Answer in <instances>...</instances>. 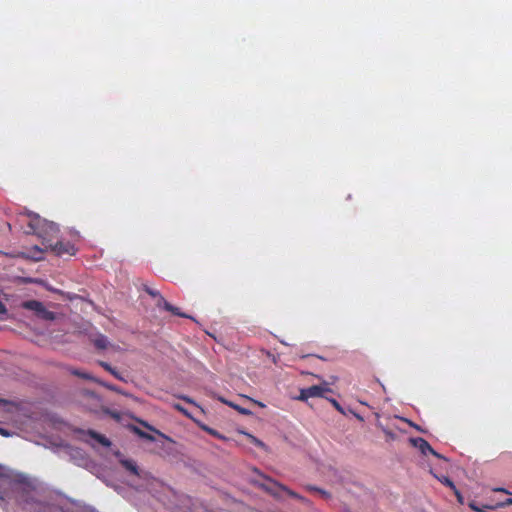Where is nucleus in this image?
<instances>
[{
	"label": "nucleus",
	"mask_w": 512,
	"mask_h": 512,
	"mask_svg": "<svg viewBox=\"0 0 512 512\" xmlns=\"http://www.w3.org/2000/svg\"><path fill=\"white\" fill-rule=\"evenodd\" d=\"M143 290H144L147 294H149L150 296H152V297H154V298H156V299H157L156 306H157L158 308H160V307H161V304H160V298H164V297L161 295V293H160L159 291H157V290H154V289L150 288V287H149L148 285H146V284H144V285H143Z\"/></svg>",
	"instance_id": "obj_12"
},
{
	"label": "nucleus",
	"mask_w": 512,
	"mask_h": 512,
	"mask_svg": "<svg viewBox=\"0 0 512 512\" xmlns=\"http://www.w3.org/2000/svg\"><path fill=\"white\" fill-rule=\"evenodd\" d=\"M99 365L109 373L114 369L109 363L104 361H99Z\"/></svg>",
	"instance_id": "obj_22"
},
{
	"label": "nucleus",
	"mask_w": 512,
	"mask_h": 512,
	"mask_svg": "<svg viewBox=\"0 0 512 512\" xmlns=\"http://www.w3.org/2000/svg\"><path fill=\"white\" fill-rule=\"evenodd\" d=\"M173 406H174V408L176 410H178L179 412L183 413L185 416L191 417L190 414L188 413V411L182 405L174 404Z\"/></svg>",
	"instance_id": "obj_21"
},
{
	"label": "nucleus",
	"mask_w": 512,
	"mask_h": 512,
	"mask_svg": "<svg viewBox=\"0 0 512 512\" xmlns=\"http://www.w3.org/2000/svg\"><path fill=\"white\" fill-rule=\"evenodd\" d=\"M493 490H494V491H496V492H504V493L510 494V492H508V491H507L506 489H504V488H495V489H493Z\"/></svg>",
	"instance_id": "obj_26"
},
{
	"label": "nucleus",
	"mask_w": 512,
	"mask_h": 512,
	"mask_svg": "<svg viewBox=\"0 0 512 512\" xmlns=\"http://www.w3.org/2000/svg\"><path fill=\"white\" fill-rule=\"evenodd\" d=\"M307 489L310 490V491H315V492H318L319 494H321V496H323L324 498H329L330 497V494L323 490V489H320L318 487H315V486H307Z\"/></svg>",
	"instance_id": "obj_19"
},
{
	"label": "nucleus",
	"mask_w": 512,
	"mask_h": 512,
	"mask_svg": "<svg viewBox=\"0 0 512 512\" xmlns=\"http://www.w3.org/2000/svg\"><path fill=\"white\" fill-rule=\"evenodd\" d=\"M99 384H101L102 386H104L105 388H107L108 390H111V391H114L116 393H119V394H122V395H125L127 396L128 394L125 393L121 388L113 385V384H109V383H105V382H100L98 381Z\"/></svg>",
	"instance_id": "obj_16"
},
{
	"label": "nucleus",
	"mask_w": 512,
	"mask_h": 512,
	"mask_svg": "<svg viewBox=\"0 0 512 512\" xmlns=\"http://www.w3.org/2000/svg\"><path fill=\"white\" fill-rule=\"evenodd\" d=\"M411 442L424 455L430 453V454L434 455L437 458H442V456L439 453H437L425 439H423L421 437L414 438V439H411Z\"/></svg>",
	"instance_id": "obj_6"
},
{
	"label": "nucleus",
	"mask_w": 512,
	"mask_h": 512,
	"mask_svg": "<svg viewBox=\"0 0 512 512\" xmlns=\"http://www.w3.org/2000/svg\"><path fill=\"white\" fill-rule=\"evenodd\" d=\"M19 221L27 224V227L24 228L26 234H35L43 240L59 232V227L56 223L43 219L35 213L21 214Z\"/></svg>",
	"instance_id": "obj_1"
},
{
	"label": "nucleus",
	"mask_w": 512,
	"mask_h": 512,
	"mask_svg": "<svg viewBox=\"0 0 512 512\" xmlns=\"http://www.w3.org/2000/svg\"><path fill=\"white\" fill-rule=\"evenodd\" d=\"M93 344L96 348L104 350L108 347L109 341L106 336L100 334L93 339Z\"/></svg>",
	"instance_id": "obj_11"
},
{
	"label": "nucleus",
	"mask_w": 512,
	"mask_h": 512,
	"mask_svg": "<svg viewBox=\"0 0 512 512\" xmlns=\"http://www.w3.org/2000/svg\"><path fill=\"white\" fill-rule=\"evenodd\" d=\"M508 505H512V498H508V499H506V500L501 504V506H508Z\"/></svg>",
	"instance_id": "obj_25"
},
{
	"label": "nucleus",
	"mask_w": 512,
	"mask_h": 512,
	"mask_svg": "<svg viewBox=\"0 0 512 512\" xmlns=\"http://www.w3.org/2000/svg\"><path fill=\"white\" fill-rule=\"evenodd\" d=\"M438 480L442 484H444V485L448 486L449 488H451L453 490L454 494L456 495L457 499L460 502H462V495H461V493L459 492V490L456 488V486L454 485L453 481L449 477L442 476V477H439Z\"/></svg>",
	"instance_id": "obj_9"
},
{
	"label": "nucleus",
	"mask_w": 512,
	"mask_h": 512,
	"mask_svg": "<svg viewBox=\"0 0 512 512\" xmlns=\"http://www.w3.org/2000/svg\"><path fill=\"white\" fill-rule=\"evenodd\" d=\"M46 248H50V250L57 256H63V255L73 256L77 252V249L74 246V244H72L69 241H66V242L57 241L55 244H53V245L50 244Z\"/></svg>",
	"instance_id": "obj_3"
},
{
	"label": "nucleus",
	"mask_w": 512,
	"mask_h": 512,
	"mask_svg": "<svg viewBox=\"0 0 512 512\" xmlns=\"http://www.w3.org/2000/svg\"><path fill=\"white\" fill-rule=\"evenodd\" d=\"M87 434L92 437L93 439H95L98 443H100L102 446L104 447H110L111 446V441L106 438L104 435L94 431V430H88L87 431Z\"/></svg>",
	"instance_id": "obj_8"
},
{
	"label": "nucleus",
	"mask_w": 512,
	"mask_h": 512,
	"mask_svg": "<svg viewBox=\"0 0 512 512\" xmlns=\"http://www.w3.org/2000/svg\"><path fill=\"white\" fill-rule=\"evenodd\" d=\"M219 400L224 403V397H220Z\"/></svg>",
	"instance_id": "obj_31"
},
{
	"label": "nucleus",
	"mask_w": 512,
	"mask_h": 512,
	"mask_svg": "<svg viewBox=\"0 0 512 512\" xmlns=\"http://www.w3.org/2000/svg\"><path fill=\"white\" fill-rule=\"evenodd\" d=\"M7 403H8V401H6L5 399L0 398V404H4L5 405Z\"/></svg>",
	"instance_id": "obj_29"
},
{
	"label": "nucleus",
	"mask_w": 512,
	"mask_h": 512,
	"mask_svg": "<svg viewBox=\"0 0 512 512\" xmlns=\"http://www.w3.org/2000/svg\"><path fill=\"white\" fill-rule=\"evenodd\" d=\"M283 491L286 492L290 497H292L294 499L300 500L302 502H306L307 501L303 496H301L300 494L292 491L288 487H286V489H283Z\"/></svg>",
	"instance_id": "obj_18"
},
{
	"label": "nucleus",
	"mask_w": 512,
	"mask_h": 512,
	"mask_svg": "<svg viewBox=\"0 0 512 512\" xmlns=\"http://www.w3.org/2000/svg\"><path fill=\"white\" fill-rule=\"evenodd\" d=\"M329 401L337 411L344 414V410L337 400L331 398V399H329Z\"/></svg>",
	"instance_id": "obj_20"
},
{
	"label": "nucleus",
	"mask_w": 512,
	"mask_h": 512,
	"mask_svg": "<svg viewBox=\"0 0 512 512\" xmlns=\"http://www.w3.org/2000/svg\"><path fill=\"white\" fill-rule=\"evenodd\" d=\"M29 257L34 261H41L44 259V251L38 246H34Z\"/></svg>",
	"instance_id": "obj_13"
},
{
	"label": "nucleus",
	"mask_w": 512,
	"mask_h": 512,
	"mask_svg": "<svg viewBox=\"0 0 512 512\" xmlns=\"http://www.w3.org/2000/svg\"><path fill=\"white\" fill-rule=\"evenodd\" d=\"M21 307L33 311L34 314L42 320L53 321L56 319V314L46 309L44 304L38 300H28L21 304Z\"/></svg>",
	"instance_id": "obj_2"
},
{
	"label": "nucleus",
	"mask_w": 512,
	"mask_h": 512,
	"mask_svg": "<svg viewBox=\"0 0 512 512\" xmlns=\"http://www.w3.org/2000/svg\"><path fill=\"white\" fill-rule=\"evenodd\" d=\"M0 434L3 435V436H8L9 435V433L6 430L2 429V428H0Z\"/></svg>",
	"instance_id": "obj_28"
},
{
	"label": "nucleus",
	"mask_w": 512,
	"mask_h": 512,
	"mask_svg": "<svg viewBox=\"0 0 512 512\" xmlns=\"http://www.w3.org/2000/svg\"><path fill=\"white\" fill-rule=\"evenodd\" d=\"M330 388L319 385H313L300 391V400H307L309 398L323 397L325 392H330Z\"/></svg>",
	"instance_id": "obj_5"
},
{
	"label": "nucleus",
	"mask_w": 512,
	"mask_h": 512,
	"mask_svg": "<svg viewBox=\"0 0 512 512\" xmlns=\"http://www.w3.org/2000/svg\"><path fill=\"white\" fill-rule=\"evenodd\" d=\"M243 435L246 438L248 443H251V444H253L255 446H258L260 448H266V445L261 440L256 438L255 436H253V435H251L249 433H243Z\"/></svg>",
	"instance_id": "obj_14"
},
{
	"label": "nucleus",
	"mask_w": 512,
	"mask_h": 512,
	"mask_svg": "<svg viewBox=\"0 0 512 512\" xmlns=\"http://www.w3.org/2000/svg\"><path fill=\"white\" fill-rule=\"evenodd\" d=\"M110 374L120 381H126L115 369H113Z\"/></svg>",
	"instance_id": "obj_23"
},
{
	"label": "nucleus",
	"mask_w": 512,
	"mask_h": 512,
	"mask_svg": "<svg viewBox=\"0 0 512 512\" xmlns=\"http://www.w3.org/2000/svg\"><path fill=\"white\" fill-rule=\"evenodd\" d=\"M137 431H138V433H139V435H140V436H142V437H144V438H146V439H148V440H154L153 436H151V435H149V434H147V433H145V432H142V431H140V430H137Z\"/></svg>",
	"instance_id": "obj_24"
},
{
	"label": "nucleus",
	"mask_w": 512,
	"mask_h": 512,
	"mask_svg": "<svg viewBox=\"0 0 512 512\" xmlns=\"http://www.w3.org/2000/svg\"><path fill=\"white\" fill-rule=\"evenodd\" d=\"M211 434L216 435V433L212 429H207Z\"/></svg>",
	"instance_id": "obj_30"
},
{
	"label": "nucleus",
	"mask_w": 512,
	"mask_h": 512,
	"mask_svg": "<svg viewBox=\"0 0 512 512\" xmlns=\"http://www.w3.org/2000/svg\"><path fill=\"white\" fill-rule=\"evenodd\" d=\"M120 463L126 470L130 471L132 474L136 476L139 475L137 464L133 460L122 459L120 460Z\"/></svg>",
	"instance_id": "obj_10"
},
{
	"label": "nucleus",
	"mask_w": 512,
	"mask_h": 512,
	"mask_svg": "<svg viewBox=\"0 0 512 512\" xmlns=\"http://www.w3.org/2000/svg\"><path fill=\"white\" fill-rule=\"evenodd\" d=\"M180 398H181V399H183L184 401L188 402V403H192V404L194 403V402H193V400H192V399H190V398H189V397H187V396H181Z\"/></svg>",
	"instance_id": "obj_27"
},
{
	"label": "nucleus",
	"mask_w": 512,
	"mask_h": 512,
	"mask_svg": "<svg viewBox=\"0 0 512 512\" xmlns=\"http://www.w3.org/2000/svg\"><path fill=\"white\" fill-rule=\"evenodd\" d=\"M260 475L265 480V482L259 483V487L274 497H280L279 492L283 491V489H286V486L268 476H264L262 474Z\"/></svg>",
	"instance_id": "obj_4"
},
{
	"label": "nucleus",
	"mask_w": 512,
	"mask_h": 512,
	"mask_svg": "<svg viewBox=\"0 0 512 512\" xmlns=\"http://www.w3.org/2000/svg\"><path fill=\"white\" fill-rule=\"evenodd\" d=\"M72 374L76 375V376H78V377H80L82 379L98 382V380H96L93 376H91L89 373H86V372H82V371H79V370H73Z\"/></svg>",
	"instance_id": "obj_17"
},
{
	"label": "nucleus",
	"mask_w": 512,
	"mask_h": 512,
	"mask_svg": "<svg viewBox=\"0 0 512 512\" xmlns=\"http://www.w3.org/2000/svg\"><path fill=\"white\" fill-rule=\"evenodd\" d=\"M226 406H229L233 409H235L236 411H238L240 414H243V415H252V412L249 410V409H246V408H243L239 405H237L236 403L232 402V401H229V400H226Z\"/></svg>",
	"instance_id": "obj_15"
},
{
	"label": "nucleus",
	"mask_w": 512,
	"mask_h": 512,
	"mask_svg": "<svg viewBox=\"0 0 512 512\" xmlns=\"http://www.w3.org/2000/svg\"><path fill=\"white\" fill-rule=\"evenodd\" d=\"M160 304H161L160 309H164L168 312H171L173 315H176V316L189 318V316L187 314L180 312L178 307H175L172 304H170L165 298H160Z\"/></svg>",
	"instance_id": "obj_7"
}]
</instances>
